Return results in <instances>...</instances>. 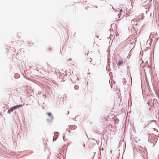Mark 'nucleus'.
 Instances as JSON below:
<instances>
[{
  "mask_svg": "<svg viewBox=\"0 0 159 159\" xmlns=\"http://www.w3.org/2000/svg\"><path fill=\"white\" fill-rule=\"evenodd\" d=\"M123 63V61L121 59H120L118 61V63H117L118 65L119 66H120L121 64H122Z\"/></svg>",
  "mask_w": 159,
  "mask_h": 159,
  "instance_id": "obj_1",
  "label": "nucleus"
},
{
  "mask_svg": "<svg viewBox=\"0 0 159 159\" xmlns=\"http://www.w3.org/2000/svg\"><path fill=\"white\" fill-rule=\"evenodd\" d=\"M22 106L21 105H17L16 106H15L14 107H13V108L14 109H16L19 108L20 107Z\"/></svg>",
  "mask_w": 159,
  "mask_h": 159,
  "instance_id": "obj_2",
  "label": "nucleus"
},
{
  "mask_svg": "<svg viewBox=\"0 0 159 159\" xmlns=\"http://www.w3.org/2000/svg\"><path fill=\"white\" fill-rule=\"evenodd\" d=\"M14 110V109L13 107H12V108H10V109L8 111L7 113H8L10 114L11 112H12Z\"/></svg>",
  "mask_w": 159,
  "mask_h": 159,
  "instance_id": "obj_3",
  "label": "nucleus"
},
{
  "mask_svg": "<svg viewBox=\"0 0 159 159\" xmlns=\"http://www.w3.org/2000/svg\"><path fill=\"white\" fill-rule=\"evenodd\" d=\"M47 114L49 116H50L51 115V114L50 113H47Z\"/></svg>",
  "mask_w": 159,
  "mask_h": 159,
  "instance_id": "obj_4",
  "label": "nucleus"
},
{
  "mask_svg": "<svg viewBox=\"0 0 159 159\" xmlns=\"http://www.w3.org/2000/svg\"><path fill=\"white\" fill-rule=\"evenodd\" d=\"M152 34H151V35H150V36H152Z\"/></svg>",
  "mask_w": 159,
  "mask_h": 159,
  "instance_id": "obj_5",
  "label": "nucleus"
}]
</instances>
